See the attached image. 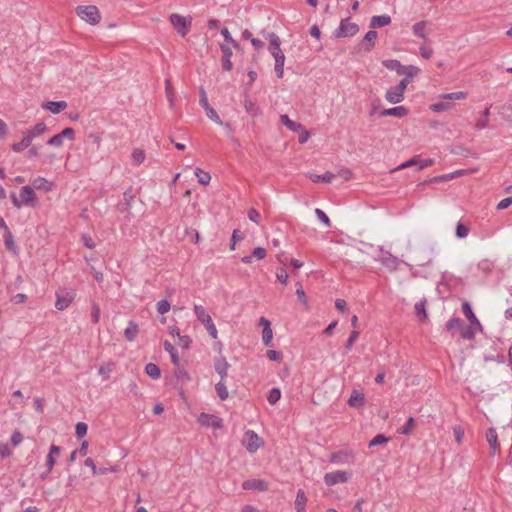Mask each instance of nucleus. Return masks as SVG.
<instances>
[{
  "instance_id": "nucleus-28",
  "label": "nucleus",
  "mask_w": 512,
  "mask_h": 512,
  "mask_svg": "<svg viewBox=\"0 0 512 512\" xmlns=\"http://www.w3.org/2000/svg\"><path fill=\"white\" fill-rule=\"evenodd\" d=\"M242 488L245 490L264 491L267 489V485L263 480L250 479L243 482Z\"/></svg>"
},
{
  "instance_id": "nucleus-60",
  "label": "nucleus",
  "mask_w": 512,
  "mask_h": 512,
  "mask_svg": "<svg viewBox=\"0 0 512 512\" xmlns=\"http://www.w3.org/2000/svg\"><path fill=\"white\" fill-rule=\"evenodd\" d=\"M242 239H243V233L239 229L233 230L232 237H231V245H230L231 250H234L235 244Z\"/></svg>"
},
{
  "instance_id": "nucleus-10",
  "label": "nucleus",
  "mask_w": 512,
  "mask_h": 512,
  "mask_svg": "<svg viewBox=\"0 0 512 512\" xmlns=\"http://www.w3.org/2000/svg\"><path fill=\"white\" fill-rule=\"evenodd\" d=\"M350 473L346 471L336 470L328 472L324 475V482L328 486H333L339 483H345L349 480Z\"/></svg>"
},
{
  "instance_id": "nucleus-4",
  "label": "nucleus",
  "mask_w": 512,
  "mask_h": 512,
  "mask_svg": "<svg viewBox=\"0 0 512 512\" xmlns=\"http://www.w3.org/2000/svg\"><path fill=\"white\" fill-rule=\"evenodd\" d=\"M76 14L80 19L84 20L90 25H96L101 20L99 9L94 5L78 6L76 8Z\"/></svg>"
},
{
  "instance_id": "nucleus-36",
  "label": "nucleus",
  "mask_w": 512,
  "mask_h": 512,
  "mask_svg": "<svg viewBox=\"0 0 512 512\" xmlns=\"http://www.w3.org/2000/svg\"><path fill=\"white\" fill-rule=\"evenodd\" d=\"M426 303V299L423 298L416 302L414 306L416 316L424 320L427 319Z\"/></svg>"
},
{
  "instance_id": "nucleus-52",
  "label": "nucleus",
  "mask_w": 512,
  "mask_h": 512,
  "mask_svg": "<svg viewBox=\"0 0 512 512\" xmlns=\"http://www.w3.org/2000/svg\"><path fill=\"white\" fill-rule=\"evenodd\" d=\"M315 215L326 227L331 226L330 219L323 210L316 208Z\"/></svg>"
},
{
  "instance_id": "nucleus-17",
  "label": "nucleus",
  "mask_w": 512,
  "mask_h": 512,
  "mask_svg": "<svg viewBox=\"0 0 512 512\" xmlns=\"http://www.w3.org/2000/svg\"><path fill=\"white\" fill-rule=\"evenodd\" d=\"M61 453V449L57 445H51L48 455L46 457L45 466L48 468V472H51L56 464L57 459L59 458Z\"/></svg>"
},
{
  "instance_id": "nucleus-44",
  "label": "nucleus",
  "mask_w": 512,
  "mask_h": 512,
  "mask_svg": "<svg viewBox=\"0 0 512 512\" xmlns=\"http://www.w3.org/2000/svg\"><path fill=\"white\" fill-rule=\"evenodd\" d=\"M195 176L198 178V182L202 185H208L211 181V175L208 172L203 171L200 168L195 169Z\"/></svg>"
},
{
  "instance_id": "nucleus-26",
  "label": "nucleus",
  "mask_w": 512,
  "mask_h": 512,
  "mask_svg": "<svg viewBox=\"0 0 512 512\" xmlns=\"http://www.w3.org/2000/svg\"><path fill=\"white\" fill-rule=\"evenodd\" d=\"M391 23V17L387 14L372 16L370 20V27L381 28Z\"/></svg>"
},
{
  "instance_id": "nucleus-30",
  "label": "nucleus",
  "mask_w": 512,
  "mask_h": 512,
  "mask_svg": "<svg viewBox=\"0 0 512 512\" xmlns=\"http://www.w3.org/2000/svg\"><path fill=\"white\" fill-rule=\"evenodd\" d=\"M139 333L138 324L134 321H130L126 329L124 330V336L126 340L132 342L136 339Z\"/></svg>"
},
{
  "instance_id": "nucleus-64",
  "label": "nucleus",
  "mask_w": 512,
  "mask_h": 512,
  "mask_svg": "<svg viewBox=\"0 0 512 512\" xmlns=\"http://www.w3.org/2000/svg\"><path fill=\"white\" fill-rule=\"evenodd\" d=\"M23 440V435L20 431H14L11 435V444L16 447L18 446Z\"/></svg>"
},
{
  "instance_id": "nucleus-1",
  "label": "nucleus",
  "mask_w": 512,
  "mask_h": 512,
  "mask_svg": "<svg viewBox=\"0 0 512 512\" xmlns=\"http://www.w3.org/2000/svg\"><path fill=\"white\" fill-rule=\"evenodd\" d=\"M266 38L269 41L268 50L275 61L274 70H275L276 76L278 78H283L285 55L280 47L281 40H280L279 36L274 32L268 33Z\"/></svg>"
},
{
  "instance_id": "nucleus-59",
  "label": "nucleus",
  "mask_w": 512,
  "mask_h": 512,
  "mask_svg": "<svg viewBox=\"0 0 512 512\" xmlns=\"http://www.w3.org/2000/svg\"><path fill=\"white\" fill-rule=\"evenodd\" d=\"M191 343H192V340L189 336L187 335H181L180 337H178V345L182 348V349H189L190 346H191Z\"/></svg>"
},
{
  "instance_id": "nucleus-50",
  "label": "nucleus",
  "mask_w": 512,
  "mask_h": 512,
  "mask_svg": "<svg viewBox=\"0 0 512 512\" xmlns=\"http://www.w3.org/2000/svg\"><path fill=\"white\" fill-rule=\"evenodd\" d=\"M221 35L224 37L225 41L231 44L234 48H239V43L233 39L229 30L226 27H223L220 31Z\"/></svg>"
},
{
  "instance_id": "nucleus-53",
  "label": "nucleus",
  "mask_w": 512,
  "mask_h": 512,
  "mask_svg": "<svg viewBox=\"0 0 512 512\" xmlns=\"http://www.w3.org/2000/svg\"><path fill=\"white\" fill-rule=\"evenodd\" d=\"M296 296H297L298 300L303 304V306L305 308H308V300H307L305 291L300 284H298V287L296 289Z\"/></svg>"
},
{
  "instance_id": "nucleus-9",
  "label": "nucleus",
  "mask_w": 512,
  "mask_h": 512,
  "mask_svg": "<svg viewBox=\"0 0 512 512\" xmlns=\"http://www.w3.org/2000/svg\"><path fill=\"white\" fill-rule=\"evenodd\" d=\"M64 138L72 141L75 139V131L71 127L64 128L59 134L49 138L47 144L53 147H62Z\"/></svg>"
},
{
  "instance_id": "nucleus-35",
  "label": "nucleus",
  "mask_w": 512,
  "mask_h": 512,
  "mask_svg": "<svg viewBox=\"0 0 512 512\" xmlns=\"http://www.w3.org/2000/svg\"><path fill=\"white\" fill-rule=\"evenodd\" d=\"M427 25H428V21H426V20H422V21L415 23L412 26L413 34L416 37H419L421 39H426L425 29H426Z\"/></svg>"
},
{
  "instance_id": "nucleus-42",
  "label": "nucleus",
  "mask_w": 512,
  "mask_h": 512,
  "mask_svg": "<svg viewBox=\"0 0 512 512\" xmlns=\"http://www.w3.org/2000/svg\"><path fill=\"white\" fill-rule=\"evenodd\" d=\"M206 116L213 122L224 125L227 128H230V125L228 123H223V121L220 119L219 115L217 114L216 110L212 107H209L205 110Z\"/></svg>"
},
{
  "instance_id": "nucleus-47",
  "label": "nucleus",
  "mask_w": 512,
  "mask_h": 512,
  "mask_svg": "<svg viewBox=\"0 0 512 512\" xmlns=\"http://www.w3.org/2000/svg\"><path fill=\"white\" fill-rule=\"evenodd\" d=\"M281 398V391L278 388H272L267 396V400L271 405L276 404Z\"/></svg>"
},
{
  "instance_id": "nucleus-19",
  "label": "nucleus",
  "mask_w": 512,
  "mask_h": 512,
  "mask_svg": "<svg viewBox=\"0 0 512 512\" xmlns=\"http://www.w3.org/2000/svg\"><path fill=\"white\" fill-rule=\"evenodd\" d=\"M214 368L221 380H225L228 375L230 364L224 357H217L214 361Z\"/></svg>"
},
{
  "instance_id": "nucleus-13",
  "label": "nucleus",
  "mask_w": 512,
  "mask_h": 512,
  "mask_svg": "<svg viewBox=\"0 0 512 512\" xmlns=\"http://www.w3.org/2000/svg\"><path fill=\"white\" fill-rule=\"evenodd\" d=\"M258 325L263 327V331H262L263 344L265 346L270 345L272 342V339H273V331L271 329V322L267 318L262 316L258 320Z\"/></svg>"
},
{
  "instance_id": "nucleus-45",
  "label": "nucleus",
  "mask_w": 512,
  "mask_h": 512,
  "mask_svg": "<svg viewBox=\"0 0 512 512\" xmlns=\"http://www.w3.org/2000/svg\"><path fill=\"white\" fill-rule=\"evenodd\" d=\"M131 158L134 165H140L145 160V152L142 149H134L131 154Z\"/></svg>"
},
{
  "instance_id": "nucleus-25",
  "label": "nucleus",
  "mask_w": 512,
  "mask_h": 512,
  "mask_svg": "<svg viewBox=\"0 0 512 512\" xmlns=\"http://www.w3.org/2000/svg\"><path fill=\"white\" fill-rule=\"evenodd\" d=\"M407 114H408L407 108H405L404 106H397V107H393V108L384 109L383 111H381L380 116L381 117L394 116V117L402 118V117L406 116Z\"/></svg>"
},
{
  "instance_id": "nucleus-39",
  "label": "nucleus",
  "mask_w": 512,
  "mask_h": 512,
  "mask_svg": "<svg viewBox=\"0 0 512 512\" xmlns=\"http://www.w3.org/2000/svg\"><path fill=\"white\" fill-rule=\"evenodd\" d=\"M463 324V321L459 317H452L446 322V330L449 332L460 330Z\"/></svg>"
},
{
  "instance_id": "nucleus-54",
  "label": "nucleus",
  "mask_w": 512,
  "mask_h": 512,
  "mask_svg": "<svg viewBox=\"0 0 512 512\" xmlns=\"http://www.w3.org/2000/svg\"><path fill=\"white\" fill-rule=\"evenodd\" d=\"M455 233L456 236L460 239L466 238L469 234V228L462 223H458Z\"/></svg>"
},
{
  "instance_id": "nucleus-8",
  "label": "nucleus",
  "mask_w": 512,
  "mask_h": 512,
  "mask_svg": "<svg viewBox=\"0 0 512 512\" xmlns=\"http://www.w3.org/2000/svg\"><path fill=\"white\" fill-rule=\"evenodd\" d=\"M242 444L249 453H255L263 443L255 431L247 430L244 433Z\"/></svg>"
},
{
  "instance_id": "nucleus-20",
  "label": "nucleus",
  "mask_w": 512,
  "mask_h": 512,
  "mask_svg": "<svg viewBox=\"0 0 512 512\" xmlns=\"http://www.w3.org/2000/svg\"><path fill=\"white\" fill-rule=\"evenodd\" d=\"M42 108L50 111L52 114H58L67 108L66 101H47L42 104Z\"/></svg>"
},
{
  "instance_id": "nucleus-56",
  "label": "nucleus",
  "mask_w": 512,
  "mask_h": 512,
  "mask_svg": "<svg viewBox=\"0 0 512 512\" xmlns=\"http://www.w3.org/2000/svg\"><path fill=\"white\" fill-rule=\"evenodd\" d=\"M156 308H157V312L159 314L163 315L170 310V303L165 299L160 300L157 302Z\"/></svg>"
},
{
  "instance_id": "nucleus-51",
  "label": "nucleus",
  "mask_w": 512,
  "mask_h": 512,
  "mask_svg": "<svg viewBox=\"0 0 512 512\" xmlns=\"http://www.w3.org/2000/svg\"><path fill=\"white\" fill-rule=\"evenodd\" d=\"M418 162H419V156H414L410 160H407V161L403 162L402 164H400L398 167H396L394 170H392V172L399 171L404 168H408V167H412V166H417Z\"/></svg>"
},
{
  "instance_id": "nucleus-7",
  "label": "nucleus",
  "mask_w": 512,
  "mask_h": 512,
  "mask_svg": "<svg viewBox=\"0 0 512 512\" xmlns=\"http://www.w3.org/2000/svg\"><path fill=\"white\" fill-rule=\"evenodd\" d=\"M75 298V292L72 289H61L56 292L55 308L63 311L68 308Z\"/></svg>"
},
{
  "instance_id": "nucleus-43",
  "label": "nucleus",
  "mask_w": 512,
  "mask_h": 512,
  "mask_svg": "<svg viewBox=\"0 0 512 512\" xmlns=\"http://www.w3.org/2000/svg\"><path fill=\"white\" fill-rule=\"evenodd\" d=\"M244 108L252 116H258L261 113L260 108L249 99L244 100Z\"/></svg>"
},
{
  "instance_id": "nucleus-33",
  "label": "nucleus",
  "mask_w": 512,
  "mask_h": 512,
  "mask_svg": "<svg viewBox=\"0 0 512 512\" xmlns=\"http://www.w3.org/2000/svg\"><path fill=\"white\" fill-rule=\"evenodd\" d=\"M307 503V497L302 489H299L295 499L296 512H304Z\"/></svg>"
},
{
  "instance_id": "nucleus-24",
  "label": "nucleus",
  "mask_w": 512,
  "mask_h": 512,
  "mask_svg": "<svg viewBox=\"0 0 512 512\" xmlns=\"http://www.w3.org/2000/svg\"><path fill=\"white\" fill-rule=\"evenodd\" d=\"M20 196L24 205H31L36 199L35 192L30 186H23L20 190Z\"/></svg>"
},
{
  "instance_id": "nucleus-32",
  "label": "nucleus",
  "mask_w": 512,
  "mask_h": 512,
  "mask_svg": "<svg viewBox=\"0 0 512 512\" xmlns=\"http://www.w3.org/2000/svg\"><path fill=\"white\" fill-rule=\"evenodd\" d=\"M307 176L314 183H318V182L331 183L332 180L334 179V174L331 172H326L323 175L308 173Z\"/></svg>"
},
{
  "instance_id": "nucleus-62",
  "label": "nucleus",
  "mask_w": 512,
  "mask_h": 512,
  "mask_svg": "<svg viewBox=\"0 0 512 512\" xmlns=\"http://www.w3.org/2000/svg\"><path fill=\"white\" fill-rule=\"evenodd\" d=\"M91 307H92V313H91L92 322L96 324L100 320V307L95 302L92 303Z\"/></svg>"
},
{
  "instance_id": "nucleus-31",
  "label": "nucleus",
  "mask_w": 512,
  "mask_h": 512,
  "mask_svg": "<svg viewBox=\"0 0 512 512\" xmlns=\"http://www.w3.org/2000/svg\"><path fill=\"white\" fill-rule=\"evenodd\" d=\"M163 346L164 350L169 353L172 363L178 367L180 365V358L175 347L168 340L164 341Z\"/></svg>"
},
{
  "instance_id": "nucleus-63",
  "label": "nucleus",
  "mask_w": 512,
  "mask_h": 512,
  "mask_svg": "<svg viewBox=\"0 0 512 512\" xmlns=\"http://www.w3.org/2000/svg\"><path fill=\"white\" fill-rule=\"evenodd\" d=\"M453 433L455 436V440L458 444L462 443L464 437V428L460 425L453 427Z\"/></svg>"
},
{
  "instance_id": "nucleus-48",
  "label": "nucleus",
  "mask_w": 512,
  "mask_h": 512,
  "mask_svg": "<svg viewBox=\"0 0 512 512\" xmlns=\"http://www.w3.org/2000/svg\"><path fill=\"white\" fill-rule=\"evenodd\" d=\"M414 425L415 419L413 417H409L405 425L398 430V433L402 435H409Z\"/></svg>"
},
{
  "instance_id": "nucleus-22",
  "label": "nucleus",
  "mask_w": 512,
  "mask_h": 512,
  "mask_svg": "<svg viewBox=\"0 0 512 512\" xmlns=\"http://www.w3.org/2000/svg\"><path fill=\"white\" fill-rule=\"evenodd\" d=\"M486 440L490 446V454L495 455L498 451L499 445L497 432L494 428H489L486 431Z\"/></svg>"
},
{
  "instance_id": "nucleus-2",
  "label": "nucleus",
  "mask_w": 512,
  "mask_h": 512,
  "mask_svg": "<svg viewBox=\"0 0 512 512\" xmlns=\"http://www.w3.org/2000/svg\"><path fill=\"white\" fill-rule=\"evenodd\" d=\"M47 125L44 122H38L32 127H29L23 132V137L20 142L14 143L11 146L12 151L19 153L30 147L33 140L40 137L47 131Z\"/></svg>"
},
{
  "instance_id": "nucleus-14",
  "label": "nucleus",
  "mask_w": 512,
  "mask_h": 512,
  "mask_svg": "<svg viewBox=\"0 0 512 512\" xmlns=\"http://www.w3.org/2000/svg\"><path fill=\"white\" fill-rule=\"evenodd\" d=\"M353 460L354 455L350 451H337L330 456V462L334 464H350Z\"/></svg>"
},
{
  "instance_id": "nucleus-46",
  "label": "nucleus",
  "mask_w": 512,
  "mask_h": 512,
  "mask_svg": "<svg viewBox=\"0 0 512 512\" xmlns=\"http://www.w3.org/2000/svg\"><path fill=\"white\" fill-rule=\"evenodd\" d=\"M377 260L390 271H394L398 265V258H377Z\"/></svg>"
},
{
  "instance_id": "nucleus-23",
  "label": "nucleus",
  "mask_w": 512,
  "mask_h": 512,
  "mask_svg": "<svg viewBox=\"0 0 512 512\" xmlns=\"http://www.w3.org/2000/svg\"><path fill=\"white\" fill-rule=\"evenodd\" d=\"M347 404L353 408H360L365 404V395L361 391L353 390Z\"/></svg>"
},
{
  "instance_id": "nucleus-12",
  "label": "nucleus",
  "mask_w": 512,
  "mask_h": 512,
  "mask_svg": "<svg viewBox=\"0 0 512 512\" xmlns=\"http://www.w3.org/2000/svg\"><path fill=\"white\" fill-rule=\"evenodd\" d=\"M462 312L471 326H473L478 332H483V326L474 314L469 302L464 301L462 303Z\"/></svg>"
},
{
  "instance_id": "nucleus-37",
  "label": "nucleus",
  "mask_w": 512,
  "mask_h": 512,
  "mask_svg": "<svg viewBox=\"0 0 512 512\" xmlns=\"http://www.w3.org/2000/svg\"><path fill=\"white\" fill-rule=\"evenodd\" d=\"M477 330L473 327V326H465L463 324V326L461 327L460 329V336L462 339L464 340H473L475 338V332Z\"/></svg>"
},
{
  "instance_id": "nucleus-61",
  "label": "nucleus",
  "mask_w": 512,
  "mask_h": 512,
  "mask_svg": "<svg viewBox=\"0 0 512 512\" xmlns=\"http://www.w3.org/2000/svg\"><path fill=\"white\" fill-rule=\"evenodd\" d=\"M165 90H166V96L168 101L170 102V105L172 106L174 104V92L171 87V83L169 79L165 80Z\"/></svg>"
},
{
  "instance_id": "nucleus-15",
  "label": "nucleus",
  "mask_w": 512,
  "mask_h": 512,
  "mask_svg": "<svg viewBox=\"0 0 512 512\" xmlns=\"http://www.w3.org/2000/svg\"><path fill=\"white\" fill-rule=\"evenodd\" d=\"M220 49L222 51V69L224 71H230L233 68V64L231 62V57L233 55L232 49L227 44H221Z\"/></svg>"
},
{
  "instance_id": "nucleus-57",
  "label": "nucleus",
  "mask_w": 512,
  "mask_h": 512,
  "mask_svg": "<svg viewBox=\"0 0 512 512\" xmlns=\"http://www.w3.org/2000/svg\"><path fill=\"white\" fill-rule=\"evenodd\" d=\"M359 336V332L356 331V330H353L351 333H350V336L349 338L347 339L346 341V344H345V350L346 352L350 351L353 344L355 343V341L357 340Z\"/></svg>"
},
{
  "instance_id": "nucleus-27",
  "label": "nucleus",
  "mask_w": 512,
  "mask_h": 512,
  "mask_svg": "<svg viewBox=\"0 0 512 512\" xmlns=\"http://www.w3.org/2000/svg\"><path fill=\"white\" fill-rule=\"evenodd\" d=\"M383 65L392 71H395L398 75H403L407 72V66H403L400 61L396 59L385 60Z\"/></svg>"
},
{
  "instance_id": "nucleus-38",
  "label": "nucleus",
  "mask_w": 512,
  "mask_h": 512,
  "mask_svg": "<svg viewBox=\"0 0 512 512\" xmlns=\"http://www.w3.org/2000/svg\"><path fill=\"white\" fill-rule=\"evenodd\" d=\"M33 187L36 189H43L44 191H50L52 184L44 177H37L33 181Z\"/></svg>"
},
{
  "instance_id": "nucleus-40",
  "label": "nucleus",
  "mask_w": 512,
  "mask_h": 512,
  "mask_svg": "<svg viewBox=\"0 0 512 512\" xmlns=\"http://www.w3.org/2000/svg\"><path fill=\"white\" fill-rule=\"evenodd\" d=\"M145 373L152 379H159L161 376L160 368L154 363H148L145 366Z\"/></svg>"
},
{
  "instance_id": "nucleus-21",
  "label": "nucleus",
  "mask_w": 512,
  "mask_h": 512,
  "mask_svg": "<svg viewBox=\"0 0 512 512\" xmlns=\"http://www.w3.org/2000/svg\"><path fill=\"white\" fill-rule=\"evenodd\" d=\"M420 69L416 66L409 65L407 66V72L404 73L405 77L400 81V83L397 85L400 89L403 91L406 90L408 84L410 83V80L416 76L419 73Z\"/></svg>"
},
{
  "instance_id": "nucleus-18",
  "label": "nucleus",
  "mask_w": 512,
  "mask_h": 512,
  "mask_svg": "<svg viewBox=\"0 0 512 512\" xmlns=\"http://www.w3.org/2000/svg\"><path fill=\"white\" fill-rule=\"evenodd\" d=\"M194 313L197 318V320L203 324L204 326H207L209 324L213 323V320L209 313L207 312L206 308L202 305H194Z\"/></svg>"
},
{
  "instance_id": "nucleus-5",
  "label": "nucleus",
  "mask_w": 512,
  "mask_h": 512,
  "mask_svg": "<svg viewBox=\"0 0 512 512\" xmlns=\"http://www.w3.org/2000/svg\"><path fill=\"white\" fill-rule=\"evenodd\" d=\"M169 20L173 28L181 37H185L188 34L189 27L192 23V18L190 16L185 17L180 14L173 13L170 15Z\"/></svg>"
},
{
  "instance_id": "nucleus-29",
  "label": "nucleus",
  "mask_w": 512,
  "mask_h": 512,
  "mask_svg": "<svg viewBox=\"0 0 512 512\" xmlns=\"http://www.w3.org/2000/svg\"><path fill=\"white\" fill-rule=\"evenodd\" d=\"M135 197H136V194L133 191V189L132 188L127 189L123 193V204H122L121 210L125 211V212H130V209L132 207V203H133Z\"/></svg>"
},
{
  "instance_id": "nucleus-34",
  "label": "nucleus",
  "mask_w": 512,
  "mask_h": 512,
  "mask_svg": "<svg viewBox=\"0 0 512 512\" xmlns=\"http://www.w3.org/2000/svg\"><path fill=\"white\" fill-rule=\"evenodd\" d=\"M377 39V32L375 30L368 31L364 36V42L366 43L364 46V50L366 52H370L374 45L375 41Z\"/></svg>"
},
{
  "instance_id": "nucleus-16",
  "label": "nucleus",
  "mask_w": 512,
  "mask_h": 512,
  "mask_svg": "<svg viewBox=\"0 0 512 512\" xmlns=\"http://www.w3.org/2000/svg\"><path fill=\"white\" fill-rule=\"evenodd\" d=\"M404 92L397 85L390 87L386 94L385 98L389 103L397 104L400 103L404 99Z\"/></svg>"
},
{
  "instance_id": "nucleus-11",
  "label": "nucleus",
  "mask_w": 512,
  "mask_h": 512,
  "mask_svg": "<svg viewBox=\"0 0 512 512\" xmlns=\"http://www.w3.org/2000/svg\"><path fill=\"white\" fill-rule=\"evenodd\" d=\"M198 422L201 426L213 427L214 429H220L223 426V420L220 417L204 412L200 414Z\"/></svg>"
},
{
  "instance_id": "nucleus-3",
  "label": "nucleus",
  "mask_w": 512,
  "mask_h": 512,
  "mask_svg": "<svg viewBox=\"0 0 512 512\" xmlns=\"http://www.w3.org/2000/svg\"><path fill=\"white\" fill-rule=\"evenodd\" d=\"M467 97V93L463 91L445 93L439 96L440 101L430 105V110L433 112H444L449 110L452 105L451 100H462Z\"/></svg>"
},
{
  "instance_id": "nucleus-41",
  "label": "nucleus",
  "mask_w": 512,
  "mask_h": 512,
  "mask_svg": "<svg viewBox=\"0 0 512 512\" xmlns=\"http://www.w3.org/2000/svg\"><path fill=\"white\" fill-rule=\"evenodd\" d=\"M215 391L221 400H226L229 396L228 389L224 380H220L218 383H216Z\"/></svg>"
},
{
  "instance_id": "nucleus-49",
  "label": "nucleus",
  "mask_w": 512,
  "mask_h": 512,
  "mask_svg": "<svg viewBox=\"0 0 512 512\" xmlns=\"http://www.w3.org/2000/svg\"><path fill=\"white\" fill-rule=\"evenodd\" d=\"M389 440H390L389 437H386L383 434H378L369 442L368 446L374 447V446H378V445H383V444L388 443Z\"/></svg>"
},
{
  "instance_id": "nucleus-58",
  "label": "nucleus",
  "mask_w": 512,
  "mask_h": 512,
  "mask_svg": "<svg viewBox=\"0 0 512 512\" xmlns=\"http://www.w3.org/2000/svg\"><path fill=\"white\" fill-rule=\"evenodd\" d=\"M87 424L84 422H78L75 427V434L78 438H82L87 433Z\"/></svg>"
},
{
  "instance_id": "nucleus-55",
  "label": "nucleus",
  "mask_w": 512,
  "mask_h": 512,
  "mask_svg": "<svg viewBox=\"0 0 512 512\" xmlns=\"http://www.w3.org/2000/svg\"><path fill=\"white\" fill-rule=\"evenodd\" d=\"M276 278L277 280L282 283L283 285H286L288 282V273L285 268H278L276 270Z\"/></svg>"
},
{
  "instance_id": "nucleus-6",
  "label": "nucleus",
  "mask_w": 512,
  "mask_h": 512,
  "mask_svg": "<svg viewBox=\"0 0 512 512\" xmlns=\"http://www.w3.org/2000/svg\"><path fill=\"white\" fill-rule=\"evenodd\" d=\"M359 31V26L350 22L348 19H342L339 26L335 29L333 35L335 38L352 37Z\"/></svg>"
}]
</instances>
